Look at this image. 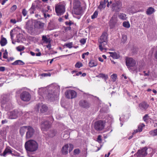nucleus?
I'll return each mask as SVG.
<instances>
[{"label": "nucleus", "instance_id": "603ef678", "mask_svg": "<svg viewBox=\"0 0 157 157\" xmlns=\"http://www.w3.org/2000/svg\"><path fill=\"white\" fill-rule=\"evenodd\" d=\"M65 24L66 25H68L70 26L71 24H73V23L71 21H70L69 22L67 21L65 22Z\"/></svg>", "mask_w": 157, "mask_h": 157}, {"label": "nucleus", "instance_id": "c9c22d12", "mask_svg": "<svg viewBox=\"0 0 157 157\" xmlns=\"http://www.w3.org/2000/svg\"><path fill=\"white\" fill-rule=\"evenodd\" d=\"M48 98L51 101H53L54 99V97L52 94H49L47 96Z\"/></svg>", "mask_w": 157, "mask_h": 157}, {"label": "nucleus", "instance_id": "a878e982", "mask_svg": "<svg viewBox=\"0 0 157 157\" xmlns=\"http://www.w3.org/2000/svg\"><path fill=\"white\" fill-rule=\"evenodd\" d=\"M24 64L25 63L24 62H23L22 61L20 60H16L12 64L13 65H22Z\"/></svg>", "mask_w": 157, "mask_h": 157}, {"label": "nucleus", "instance_id": "b1692460", "mask_svg": "<svg viewBox=\"0 0 157 157\" xmlns=\"http://www.w3.org/2000/svg\"><path fill=\"white\" fill-rule=\"evenodd\" d=\"M119 18L122 20H125L127 19L126 15L123 13H120L118 14Z\"/></svg>", "mask_w": 157, "mask_h": 157}, {"label": "nucleus", "instance_id": "f03ea898", "mask_svg": "<svg viewBox=\"0 0 157 157\" xmlns=\"http://www.w3.org/2000/svg\"><path fill=\"white\" fill-rule=\"evenodd\" d=\"M105 123V122L104 121H98L94 123V128L97 131H101L104 128Z\"/></svg>", "mask_w": 157, "mask_h": 157}, {"label": "nucleus", "instance_id": "a18cd8bd", "mask_svg": "<svg viewBox=\"0 0 157 157\" xmlns=\"http://www.w3.org/2000/svg\"><path fill=\"white\" fill-rule=\"evenodd\" d=\"M51 134H50V136L51 137H53L55 135L56 132L54 130H53L51 132Z\"/></svg>", "mask_w": 157, "mask_h": 157}, {"label": "nucleus", "instance_id": "9d476101", "mask_svg": "<svg viewBox=\"0 0 157 157\" xmlns=\"http://www.w3.org/2000/svg\"><path fill=\"white\" fill-rule=\"evenodd\" d=\"M78 104L80 107L86 109L89 108L90 105V102L88 101L84 100H80Z\"/></svg>", "mask_w": 157, "mask_h": 157}, {"label": "nucleus", "instance_id": "0e129e2a", "mask_svg": "<svg viewBox=\"0 0 157 157\" xmlns=\"http://www.w3.org/2000/svg\"><path fill=\"white\" fill-rule=\"evenodd\" d=\"M98 60L99 61L101 62H103V59H102V58L100 57L98 58Z\"/></svg>", "mask_w": 157, "mask_h": 157}, {"label": "nucleus", "instance_id": "c03bdc74", "mask_svg": "<svg viewBox=\"0 0 157 157\" xmlns=\"http://www.w3.org/2000/svg\"><path fill=\"white\" fill-rule=\"evenodd\" d=\"M74 152L75 154H78L80 153V151L79 149H76L74 150Z\"/></svg>", "mask_w": 157, "mask_h": 157}, {"label": "nucleus", "instance_id": "4be33fe9", "mask_svg": "<svg viewBox=\"0 0 157 157\" xmlns=\"http://www.w3.org/2000/svg\"><path fill=\"white\" fill-rule=\"evenodd\" d=\"M107 44H105V43H99V48L100 50L102 51L104 50H107V48L106 47V45H107Z\"/></svg>", "mask_w": 157, "mask_h": 157}, {"label": "nucleus", "instance_id": "5fc2aeb1", "mask_svg": "<svg viewBox=\"0 0 157 157\" xmlns=\"http://www.w3.org/2000/svg\"><path fill=\"white\" fill-rule=\"evenodd\" d=\"M139 130L138 129H136L134 130V132L132 133V135H133L134 134H135L136 133L139 132Z\"/></svg>", "mask_w": 157, "mask_h": 157}, {"label": "nucleus", "instance_id": "7c9ffc66", "mask_svg": "<svg viewBox=\"0 0 157 157\" xmlns=\"http://www.w3.org/2000/svg\"><path fill=\"white\" fill-rule=\"evenodd\" d=\"M97 76L98 77L102 78H104L105 79H106L108 78V75H105V74L102 73L99 74Z\"/></svg>", "mask_w": 157, "mask_h": 157}, {"label": "nucleus", "instance_id": "c85d7f7f", "mask_svg": "<svg viewBox=\"0 0 157 157\" xmlns=\"http://www.w3.org/2000/svg\"><path fill=\"white\" fill-rule=\"evenodd\" d=\"M145 126V125L143 123L140 124L138 127V129L139 130V132L142 131L143 128Z\"/></svg>", "mask_w": 157, "mask_h": 157}, {"label": "nucleus", "instance_id": "79ce46f5", "mask_svg": "<svg viewBox=\"0 0 157 157\" xmlns=\"http://www.w3.org/2000/svg\"><path fill=\"white\" fill-rule=\"evenodd\" d=\"M3 58L4 59H7V55H8V52L6 50L4 52L3 54Z\"/></svg>", "mask_w": 157, "mask_h": 157}, {"label": "nucleus", "instance_id": "ddd939ff", "mask_svg": "<svg viewBox=\"0 0 157 157\" xmlns=\"http://www.w3.org/2000/svg\"><path fill=\"white\" fill-rule=\"evenodd\" d=\"M51 123L48 121H44L41 125V130L42 131H46L51 127Z\"/></svg>", "mask_w": 157, "mask_h": 157}, {"label": "nucleus", "instance_id": "39448f33", "mask_svg": "<svg viewBox=\"0 0 157 157\" xmlns=\"http://www.w3.org/2000/svg\"><path fill=\"white\" fill-rule=\"evenodd\" d=\"M126 65L129 69H131V67H134L136 64L135 60L132 58H127L126 59Z\"/></svg>", "mask_w": 157, "mask_h": 157}, {"label": "nucleus", "instance_id": "aec40b11", "mask_svg": "<svg viewBox=\"0 0 157 157\" xmlns=\"http://www.w3.org/2000/svg\"><path fill=\"white\" fill-rule=\"evenodd\" d=\"M139 107L141 109H146L148 107V105L146 102H144L139 104Z\"/></svg>", "mask_w": 157, "mask_h": 157}, {"label": "nucleus", "instance_id": "2f4dec72", "mask_svg": "<svg viewBox=\"0 0 157 157\" xmlns=\"http://www.w3.org/2000/svg\"><path fill=\"white\" fill-rule=\"evenodd\" d=\"M12 152V151L10 149H6L3 152V155L4 156H5L7 153H11Z\"/></svg>", "mask_w": 157, "mask_h": 157}, {"label": "nucleus", "instance_id": "69168bd1", "mask_svg": "<svg viewBox=\"0 0 157 157\" xmlns=\"http://www.w3.org/2000/svg\"><path fill=\"white\" fill-rule=\"evenodd\" d=\"M30 53L32 56H34L35 55V53L33 52H30Z\"/></svg>", "mask_w": 157, "mask_h": 157}, {"label": "nucleus", "instance_id": "412c9836", "mask_svg": "<svg viewBox=\"0 0 157 157\" xmlns=\"http://www.w3.org/2000/svg\"><path fill=\"white\" fill-rule=\"evenodd\" d=\"M28 127V126H24L23 127H21L20 130V133L21 135L22 136L24 135L25 132H27V131Z\"/></svg>", "mask_w": 157, "mask_h": 157}, {"label": "nucleus", "instance_id": "052dcab7", "mask_svg": "<svg viewBox=\"0 0 157 157\" xmlns=\"http://www.w3.org/2000/svg\"><path fill=\"white\" fill-rule=\"evenodd\" d=\"M144 76H148L149 75V72L146 73L145 71H144Z\"/></svg>", "mask_w": 157, "mask_h": 157}, {"label": "nucleus", "instance_id": "774afa93", "mask_svg": "<svg viewBox=\"0 0 157 157\" xmlns=\"http://www.w3.org/2000/svg\"><path fill=\"white\" fill-rule=\"evenodd\" d=\"M155 59H157V50L155 52Z\"/></svg>", "mask_w": 157, "mask_h": 157}, {"label": "nucleus", "instance_id": "393cba45", "mask_svg": "<svg viewBox=\"0 0 157 157\" xmlns=\"http://www.w3.org/2000/svg\"><path fill=\"white\" fill-rule=\"evenodd\" d=\"M98 65L97 61L94 60H91L89 63V66L91 67L96 66Z\"/></svg>", "mask_w": 157, "mask_h": 157}, {"label": "nucleus", "instance_id": "5701e85b", "mask_svg": "<svg viewBox=\"0 0 157 157\" xmlns=\"http://www.w3.org/2000/svg\"><path fill=\"white\" fill-rule=\"evenodd\" d=\"M0 43L2 46H5L7 44V41L6 39L4 37H2H2L0 41Z\"/></svg>", "mask_w": 157, "mask_h": 157}, {"label": "nucleus", "instance_id": "bf43d9fd", "mask_svg": "<svg viewBox=\"0 0 157 157\" xmlns=\"http://www.w3.org/2000/svg\"><path fill=\"white\" fill-rule=\"evenodd\" d=\"M48 75L47 74H46V73H43V74H41L40 75V76H42V77L47 76Z\"/></svg>", "mask_w": 157, "mask_h": 157}, {"label": "nucleus", "instance_id": "e433bc0d", "mask_svg": "<svg viewBox=\"0 0 157 157\" xmlns=\"http://www.w3.org/2000/svg\"><path fill=\"white\" fill-rule=\"evenodd\" d=\"M25 48L24 46H19L16 48L17 50L20 52H21Z\"/></svg>", "mask_w": 157, "mask_h": 157}, {"label": "nucleus", "instance_id": "20e7f679", "mask_svg": "<svg viewBox=\"0 0 157 157\" xmlns=\"http://www.w3.org/2000/svg\"><path fill=\"white\" fill-rule=\"evenodd\" d=\"M55 10L57 15H61L65 11V7L63 4H58L56 6Z\"/></svg>", "mask_w": 157, "mask_h": 157}, {"label": "nucleus", "instance_id": "c756f323", "mask_svg": "<svg viewBox=\"0 0 157 157\" xmlns=\"http://www.w3.org/2000/svg\"><path fill=\"white\" fill-rule=\"evenodd\" d=\"M149 133L152 136L157 135V129H155L154 130L151 131L149 132Z\"/></svg>", "mask_w": 157, "mask_h": 157}, {"label": "nucleus", "instance_id": "f257e3e1", "mask_svg": "<svg viewBox=\"0 0 157 157\" xmlns=\"http://www.w3.org/2000/svg\"><path fill=\"white\" fill-rule=\"evenodd\" d=\"M38 147L37 143L35 140H29L25 144V147L27 151L33 152L36 151Z\"/></svg>", "mask_w": 157, "mask_h": 157}, {"label": "nucleus", "instance_id": "2eb2a0df", "mask_svg": "<svg viewBox=\"0 0 157 157\" xmlns=\"http://www.w3.org/2000/svg\"><path fill=\"white\" fill-rule=\"evenodd\" d=\"M44 25V24L40 21H35L34 22V27L37 29H43Z\"/></svg>", "mask_w": 157, "mask_h": 157}, {"label": "nucleus", "instance_id": "6e6d98bb", "mask_svg": "<svg viewBox=\"0 0 157 157\" xmlns=\"http://www.w3.org/2000/svg\"><path fill=\"white\" fill-rule=\"evenodd\" d=\"M5 70V67H0V71H4Z\"/></svg>", "mask_w": 157, "mask_h": 157}, {"label": "nucleus", "instance_id": "338daca9", "mask_svg": "<svg viewBox=\"0 0 157 157\" xmlns=\"http://www.w3.org/2000/svg\"><path fill=\"white\" fill-rule=\"evenodd\" d=\"M71 28L70 27H67L66 29V30H71Z\"/></svg>", "mask_w": 157, "mask_h": 157}, {"label": "nucleus", "instance_id": "3c124183", "mask_svg": "<svg viewBox=\"0 0 157 157\" xmlns=\"http://www.w3.org/2000/svg\"><path fill=\"white\" fill-rule=\"evenodd\" d=\"M10 22L13 24H15L17 22V21L15 19H11L10 20Z\"/></svg>", "mask_w": 157, "mask_h": 157}, {"label": "nucleus", "instance_id": "72a5a7b5", "mask_svg": "<svg viewBox=\"0 0 157 157\" xmlns=\"http://www.w3.org/2000/svg\"><path fill=\"white\" fill-rule=\"evenodd\" d=\"M123 26L127 28H129L130 27V25L128 22L124 21L123 23Z\"/></svg>", "mask_w": 157, "mask_h": 157}, {"label": "nucleus", "instance_id": "4d7b16f0", "mask_svg": "<svg viewBox=\"0 0 157 157\" xmlns=\"http://www.w3.org/2000/svg\"><path fill=\"white\" fill-rule=\"evenodd\" d=\"M29 11H30V12L31 14H32V13H34V10H33V8H31L29 9Z\"/></svg>", "mask_w": 157, "mask_h": 157}, {"label": "nucleus", "instance_id": "de8ad7c7", "mask_svg": "<svg viewBox=\"0 0 157 157\" xmlns=\"http://www.w3.org/2000/svg\"><path fill=\"white\" fill-rule=\"evenodd\" d=\"M101 135L98 136L97 138V141L99 143H101L102 141L101 139Z\"/></svg>", "mask_w": 157, "mask_h": 157}, {"label": "nucleus", "instance_id": "0eeeda50", "mask_svg": "<svg viewBox=\"0 0 157 157\" xmlns=\"http://www.w3.org/2000/svg\"><path fill=\"white\" fill-rule=\"evenodd\" d=\"M147 150V148L146 147L139 150L137 153L135 154L134 155H136L137 157H144L147 154L146 152Z\"/></svg>", "mask_w": 157, "mask_h": 157}, {"label": "nucleus", "instance_id": "6ab92c4d", "mask_svg": "<svg viewBox=\"0 0 157 157\" xmlns=\"http://www.w3.org/2000/svg\"><path fill=\"white\" fill-rule=\"evenodd\" d=\"M47 36H48V37L49 36L48 35L42 36V40L43 41V42L44 43H45L46 44L50 43L51 42V40H50V39L48 38Z\"/></svg>", "mask_w": 157, "mask_h": 157}, {"label": "nucleus", "instance_id": "473e14b6", "mask_svg": "<svg viewBox=\"0 0 157 157\" xmlns=\"http://www.w3.org/2000/svg\"><path fill=\"white\" fill-rule=\"evenodd\" d=\"M73 46V43L72 42H70L68 43H66L63 46H66L67 48H71Z\"/></svg>", "mask_w": 157, "mask_h": 157}, {"label": "nucleus", "instance_id": "4c0bfd02", "mask_svg": "<svg viewBox=\"0 0 157 157\" xmlns=\"http://www.w3.org/2000/svg\"><path fill=\"white\" fill-rule=\"evenodd\" d=\"M117 77V75L115 74H113L111 76V78L112 81L113 82L115 81Z\"/></svg>", "mask_w": 157, "mask_h": 157}, {"label": "nucleus", "instance_id": "a19ab883", "mask_svg": "<svg viewBox=\"0 0 157 157\" xmlns=\"http://www.w3.org/2000/svg\"><path fill=\"white\" fill-rule=\"evenodd\" d=\"M22 13L24 16H25L27 14V11L25 9H24L22 10Z\"/></svg>", "mask_w": 157, "mask_h": 157}, {"label": "nucleus", "instance_id": "58836bf2", "mask_svg": "<svg viewBox=\"0 0 157 157\" xmlns=\"http://www.w3.org/2000/svg\"><path fill=\"white\" fill-rule=\"evenodd\" d=\"M98 15V11H96L91 16V18L92 19H94L97 17Z\"/></svg>", "mask_w": 157, "mask_h": 157}, {"label": "nucleus", "instance_id": "864d4df0", "mask_svg": "<svg viewBox=\"0 0 157 157\" xmlns=\"http://www.w3.org/2000/svg\"><path fill=\"white\" fill-rule=\"evenodd\" d=\"M104 5L101 2L100 3V5L98 6V8L100 9H102L103 8Z\"/></svg>", "mask_w": 157, "mask_h": 157}, {"label": "nucleus", "instance_id": "37998d69", "mask_svg": "<svg viewBox=\"0 0 157 157\" xmlns=\"http://www.w3.org/2000/svg\"><path fill=\"white\" fill-rule=\"evenodd\" d=\"M17 8V6L16 5H13L11 8V11L12 12L15 11Z\"/></svg>", "mask_w": 157, "mask_h": 157}, {"label": "nucleus", "instance_id": "1a4fd4ad", "mask_svg": "<svg viewBox=\"0 0 157 157\" xmlns=\"http://www.w3.org/2000/svg\"><path fill=\"white\" fill-rule=\"evenodd\" d=\"M36 107L37 109H40V112L42 113L47 112L48 109V107L42 103L37 104Z\"/></svg>", "mask_w": 157, "mask_h": 157}, {"label": "nucleus", "instance_id": "09e8293b", "mask_svg": "<svg viewBox=\"0 0 157 157\" xmlns=\"http://www.w3.org/2000/svg\"><path fill=\"white\" fill-rule=\"evenodd\" d=\"M80 42L82 44H84L86 42V40L83 38L80 40Z\"/></svg>", "mask_w": 157, "mask_h": 157}, {"label": "nucleus", "instance_id": "680f3d73", "mask_svg": "<svg viewBox=\"0 0 157 157\" xmlns=\"http://www.w3.org/2000/svg\"><path fill=\"white\" fill-rule=\"evenodd\" d=\"M48 44L46 46V47L47 48H50L51 47V44L50 43H48Z\"/></svg>", "mask_w": 157, "mask_h": 157}, {"label": "nucleus", "instance_id": "f8f14e48", "mask_svg": "<svg viewBox=\"0 0 157 157\" xmlns=\"http://www.w3.org/2000/svg\"><path fill=\"white\" fill-rule=\"evenodd\" d=\"M99 43H105V44H107V35L106 32L103 33L100 38L98 40Z\"/></svg>", "mask_w": 157, "mask_h": 157}, {"label": "nucleus", "instance_id": "49530a36", "mask_svg": "<svg viewBox=\"0 0 157 157\" xmlns=\"http://www.w3.org/2000/svg\"><path fill=\"white\" fill-rule=\"evenodd\" d=\"M69 145H70V148L69 150V152H70L74 148V146L72 144H70Z\"/></svg>", "mask_w": 157, "mask_h": 157}, {"label": "nucleus", "instance_id": "e2e57ef3", "mask_svg": "<svg viewBox=\"0 0 157 157\" xmlns=\"http://www.w3.org/2000/svg\"><path fill=\"white\" fill-rule=\"evenodd\" d=\"M7 122V121L6 120H2V123L3 124L6 123Z\"/></svg>", "mask_w": 157, "mask_h": 157}, {"label": "nucleus", "instance_id": "7ed1b4c3", "mask_svg": "<svg viewBox=\"0 0 157 157\" xmlns=\"http://www.w3.org/2000/svg\"><path fill=\"white\" fill-rule=\"evenodd\" d=\"M20 98L21 99L25 101H28L31 99V95L28 91H23L20 94Z\"/></svg>", "mask_w": 157, "mask_h": 157}, {"label": "nucleus", "instance_id": "423d86ee", "mask_svg": "<svg viewBox=\"0 0 157 157\" xmlns=\"http://www.w3.org/2000/svg\"><path fill=\"white\" fill-rule=\"evenodd\" d=\"M66 97L68 99H72L77 96L76 92L74 90H69L65 92Z\"/></svg>", "mask_w": 157, "mask_h": 157}, {"label": "nucleus", "instance_id": "cd10ccee", "mask_svg": "<svg viewBox=\"0 0 157 157\" xmlns=\"http://www.w3.org/2000/svg\"><path fill=\"white\" fill-rule=\"evenodd\" d=\"M110 53L111 54L110 56L114 59H117L120 57L119 55L115 52H110Z\"/></svg>", "mask_w": 157, "mask_h": 157}, {"label": "nucleus", "instance_id": "dca6fc26", "mask_svg": "<svg viewBox=\"0 0 157 157\" xmlns=\"http://www.w3.org/2000/svg\"><path fill=\"white\" fill-rule=\"evenodd\" d=\"M68 144H66L61 149V152L63 154L66 155L68 154Z\"/></svg>", "mask_w": 157, "mask_h": 157}, {"label": "nucleus", "instance_id": "f3484780", "mask_svg": "<svg viewBox=\"0 0 157 157\" xmlns=\"http://www.w3.org/2000/svg\"><path fill=\"white\" fill-rule=\"evenodd\" d=\"M118 21L117 15L115 13L112 17L110 20V22L114 25H115Z\"/></svg>", "mask_w": 157, "mask_h": 157}, {"label": "nucleus", "instance_id": "f704fd0d", "mask_svg": "<svg viewBox=\"0 0 157 157\" xmlns=\"http://www.w3.org/2000/svg\"><path fill=\"white\" fill-rule=\"evenodd\" d=\"M127 40V36L125 35H122V36L121 41L122 42L124 43Z\"/></svg>", "mask_w": 157, "mask_h": 157}, {"label": "nucleus", "instance_id": "9b49d317", "mask_svg": "<svg viewBox=\"0 0 157 157\" xmlns=\"http://www.w3.org/2000/svg\"><path fill=\"white\" fill-rule=\"evenodd\" d=\"M34 129L32 127L28 126L26 134V138L29 139L31 138L34 134Z\"/></svg>", "mask_w": 157, "mask_h": 157}, {"label": "nucleus", "instance_id": "bb28decb", "mask_svg": "<svg viewBox=\"0 0 157 157\" xmlns=\"http://www.w3.org/2000/svg\"><path fill=\"white\" fill-rule=\"evenodd\" d=\"M155 11L154 9L151 7H149L146 11V14L147 15H150L152 14Z\"/></svg>", "mask_w": 157, "mask_h": 157}, {"label": "nucleus", "instance_id": "6e6552de", "mask_svg": "<svg viewBox=\"0 0 157 157\" xmlns=\"http://www.w3.org/2000/svg\"><path fill=\"white\" fill-rule=\"evenodd\" d=\"M113 7L115 9L116 11L118 12L122 8V2L120 0L115 1L113 4Z\"/></svg>", "mask_w": 157, "mask_h": 157}, {"label": "nucleus", "instance_id": "a211bd4d", "mask_svg": "<svg viewBox=\"0 0 157 157\" xmlns=\"http://www.w3.org/2000/svg\"><path fill=\"white\" fill-rule=\"evenodd\" d=\"M26 29L28 30H32L33 29V22L32 21L29 20L26 23L25 25Z\"/></svg>", "mask_w": 157, "mask_h": 157}, {"label": "nucleus", "instance_id": "13d9d810", "mask_svg": "<svg viewBox=\"0 0 157 157\" xmlns=\"http://www.w3.org/2000/svg\"><path fill=\"white\" fill-rule=\"evenodd\" d=\"M22 90H23V88L21 89H20L16 91V93L17 94H19L20 93H21V92L22 91Z\"/></svg>", "mask_w": 157, "mask_h": 157}, {"label": "nucleus", "instance_id": "ea45409f", "mask_svg": "<svg viewBox=\"0 0 157 157\" xmlns=\"http://www.w3.org/2000/svg\"><path fill=\"white\" fill-rule=\"evenodd\" d=\"M82 65L81 63L77 62L75 65V67L77 68H79L82 67Z\"/></svg>", "mask_w": 157, "mask_h": 157}, {"label": "nucleus", "instance_id": "8fccbe9b", "mask_svg": "<svg viewBox=\"0 0 157 157\" xmlns=\"http://www.w3.org/2000/svg\"><path fill=\"white\" fill-rule=\"evenodd\" d=\"M148 117V115L147 114L145 115L143 117V119L144 121H146L147 120V118Z\"/></svg>", "mask_w": 157, "mask_h": 157}, {"label": "nucleus", "instance_id": "4468645a", "mask_svg": "<svg viewBox=\"0 0 157 157\" xmlns=\"http://www.w3.org/2000/svg\"><path fill=\"white\" fill-rule=\"evenodd\" d=\"M9 118L10 119L16 118L18 116V112L17 110H13L8 113Z\"/></svg>", "mask_w": 157, "mask_h": 157}]
</instances>
